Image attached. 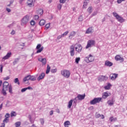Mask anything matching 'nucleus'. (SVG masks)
I'll return each mask as SVG.
<instances>
[{"label": "nucleus", "instance_id": "1", "mask_svg": "<svg viewBox=\"0 0 127 127\" xmlns=\"http://www.w3.org/2000/svg\"><path fill=\"white\" fill-rule=\"evenodd\" d=\"M85 59L87 63H91L95 60V57L92 54H89L88 57L85 58Z\"/></svg>", "mask_w": 127, "mask_h": 127}, {"label": "nucleus", "instance_id": "2", "mask_svg": "<svg viewBox=\"0 0 127 127\" xmlns=\"http://www.w3.org/2000/svg\"><path fill=\"white\" fill-rule=\"evenodd\" d=\"M113 14L115 17L119 21V22H124L125 21V19L123 18V17L120 16L117 12H113Z\"/></svg>", "mask_w": 127, "mask_h": 127}, {"label": "nucleus", "instance_id": "3", "mask_svg": "<svg viewBox=\"0 0 127 127\" xmlns=\"http://www.w3.org/2000/svg\"><path fill=\"white\" fill-rule=\"evenodd\" d=\"M95 44H96V42L94 40H89L87 42V44L85 48L86 49H88V48L92 47V46H94Z\"/></svg>", "mask_w": 127, "mask_h": 127}, {"label": "nucleus", "instance_id": "4", "mask_svg": "<svg viewBox=\"0 0 127 127\" xmlns=\"http://www.w3.org/2000/svg\"><path fill=\"white\" fill-rule=\"evenodd\" d=\"M61 74L65 78H69L70 77V72L69 70L64 69L61 71Z\"/></svg>", "mask_w": 127, "mask_h": 127}, {"label": "nucleus", "instance_id": "5", "mask_svg": "<svg viewBox=\"0 0 127 127\" xmlns=\"http://www.w3.org/2000/svg\"><path fill=\"white\" fill-rule=\"evenodd\" d=\"M103 98L101 97L95 98L93 100L90 101L91 105H96V104H98L102 101Z\"/></svg>", "mask_w": 127, "mask_h": 127}, {"label": "nucleus", "instance_id": "6", "mask_svg": "<svg viewBox=\"0 0 127 127\" xmlns=\"http://www.w3.org/2000/svg\"><path fill=\"white\" fill-rule=\"evenodd\" d=\"M29 16L26 15V16L24 17L22 20H21V25H24V24H26L28 22L29 20Z\"/></svg>", "mask_w": 127, "mask_h": 127}, {"label": "nucleus", "instance_id": "7", "mask_svg": "<svg viewBox=\"0 0 127 127\" xmlns=\"http://www.w3.org/2000/svg\"><path fill=\"white\" fill-rule=\"evenodd\" d=\"M37 52L36 53H41L42 51H43V49H44V47L43 46L41 47V45L40 44H38L36 47Z\"/></svg>", "mask_w": 127, "mask_h": 127}, {"label": "nucleus", "instance_id": "8", "mask_svg": "<svg viewBox=\"0 0 127 127\" xmlns=\"http://www.w3.org/2000/svg\"><path fill=\"white\" fill-rule=\"evenodd\" d=\"M118 76H119L118 74L116 73H111L109 76L110 79L112 80V81H115L118 78Z\"/></svg>", "mask_w": 127, "mask_h": 127}, {"label": "nucleus", "instance_id": "9", "mask_svg": "<svg viewBox=\"0 0 127 127\" xmlns=\"http://www.w3.org/2000/svg\"><path fill=\"white\" fill-rule=\"evenodd\" d=\"M85 97H86V94H84L83 95L78 94L73 101H75L77 98L78 100L79 101H82V100H84L85 99Z\"/></svg>", "mask_w": 127, "mask_h": 127}, {"label": "nucleus", "instance_id": "10", "mask_svg": "<svg viewBox=\"0 0 127 127\" xmlns=\"http://www.w3.org/2000/svg\"><path fill=\"white\" fill-rule=\"evenodd\" d=\"M115 59L116 61H120V62H124L123 58L121 57V56L119 55H117L115 56Z\"/></svg>", "mask_w": 127, "mask_h": 127}, {"label": "nucleus", "instance_id": "11", "mask_svg": "<svg viewBox=\"0 0 127 127\" xmlns=\"http://www.w3.org/2000/svg\"><path fill=\"white\" fill-rule=\"evenodd\" d=\"M108 77L107 76L100 75L98 79L99 81L102 82V81H106V80H108Z\"/></svg>", "mask_w": 127, "mask_h": 127}, {"label": "nucleus", "instance_id": "12", "mask_svg": "<svg viewBox=\"0 0 127 127\" xmlns=\"http://www.w3.org/2000/svg\"><path fill=\"white\" fill-rule=\"evenodd\" d=\"M70 54L71 56H74L75 55V49L74 46H71L70 47Z\"/></svg>", "mask_w": 127, "mask_h": 127}, {"label": "nucleus", "instance_id": "13", "mask_svg": "<svg viewBox=\"0 0 127 127\" xmlns=\"http://www.w3.org/2000/svg\"><path fill=\"white\" fill-rule=\"evenodd\" d=\"M82 46L81 45H78L76 47H75V51H77L78 53H80L82 51Z\"/></svg>", "mask_w": 127, "mask_h": 127}, {"label": "nucleus", "instance_id": "14", "mask_svg": "<svg viewBox=\"0 0 127 127\" xmlns=\"http://www.w3.org/2000/svg\"><path fill=\"white\" fill-rule=\"evenodd\" d=\"M8 86H9V83H8V82L4 81L3 83V89L8 90Z\"/></svg>", "mask_w": 127, "mask_h": 127}, {"label": "nucleus", "instance_id": "15", "mask_svg": "<svg viewBox=\"0 0 127 127\" xmlns=\"http://www.w3.org/2000/svg\"><path fill=\"white\" fill-rule=\"evenodd\" d=\"M111 96V93L109 92H104L102 94V98L103 99H107L108 97Z\"/></svg>", "mask_w": 127, "mask_h": 127}, {"label": "nucleus", "instance_id": "16", "mask_svg": "<svg viewBox=\"0 0 127 127\" xmlns=\"http://www.w3.org/2000/svg\"><path fill=\"white\" fill-rule=\"evenodd\" d=\"M44 77H45V73L44 72H42L38 77V81H40V80H42V79L44 78Z\"/></svg>", "mask_w": 127, "mask_h": 127}, {"label": "nucleus", "instance_id": "17", "mask_svg": "<svg viewBox=\"0 0 127 127\" xmlns=\"http://www.w3.org/2000/svg\"><path fill=\"white\" fill-rule=\"evenodd\" d=\"M10 56H11V53H8L6 56L3 57L2 59H4V60H6L8 59V58H10Z\"/></svg>", "mask_w": 127, "mask_h": 127}, {"label": "nucleus", "instance_id": "18", "mask_svg": "<svg viewBox=\"0 0 127 127\" xmlns=\"http://www.w3.org/2000/svg\"><path fill=\"white\" fill-rule=\"evenodd\" d=\"M38 60L40 62H42L43 65H45V64H46V59H45V58H44V59L39 58V59H38Z\"/></svg>", "mask_w": 127, "mask_h": 127}, {"label": "nucleus", "instance_id": "19", "mask_svg": "<svg viewBox=\"0 0 127 127\" xmlns=\"http://www.w3.org/2000/svg\"><path fill=\"white\" fill-rule=\"evenodd\" d=\"M75 35H76V32L72 31L70 33L69 36H68V38H69V39H71L72 37H73V36H75Z\"/></svg>", "mask_w": 127, "mask_h": 127}, {"label": "nucleus", "instance_id": "20", "mask_svg": "<svg viewBox=\"0 0 127 127\" xmlns=\"http://www.w3.org/2000/svg\"><path fill=\"white\" fill-rule=\"evenodd\" d=\"M30 78H31V76L30 75H27V76H25L23 78L24 83H25L26 82V81H28V80H30Z\"/></svg>", "mask_w": 127, "mask_h": 127}, {"label": "nucleus", "instance_id": "21", "mask_svg": "<svg viewBox=\"0 0 127 127\" xmlns=\"http://www.w3.org/2000/svg\"><path fill=\"white\" fill-rule=\"evenodd\" d=\"M26 90H32V87L29 86L26 88H22L21 90V92H22V93H23V92H25V91H26Z\"/></svg>", "mask_w": 127, "mask_h": 127}, {"label": "nucleus", "instance_id": "22", "mask_svg": "<svg viewBox=\"0 0 127 127\" xmlns=\"http://www.w3.org/2000/svg\"><path fill=\"white\" fill-rule=\"evenodd\" d=\"M64 127H69V126H71V123H70V121H65L64 123Z\"/></svg>", "mask_w": 127, "mask_h": 127}, {"label": "nucleus", "instance_id": "23", "mask_svg": "<svg viewBox=\"0 0 127 127\" xmlns=\"http://www.w3.org/2000/svg\"><path fill=\"white\" fill-rule=\"evenodd\" d=\"M91 32H93V28L89 27L88 28V29L86 31V33L87 34H89V33H91Z\"/></svg>", "mask_w": 127, "mask_h": 127}, {"label": "nucleus", "instance_id": "24", "mask_svg": "<svg viewBox=\"0 0 127 127\" xmlns=\"http://www.w3.org/2000/svg\"><path fill=\"white\" fill-rule=\"evenodd\" d=\"M46 23V21L44 19H42L39 22V25H41V26H42L45 24Z\"/></svg>", "mask_w": 127, "mask_h": 127}, {"label": "nucleus", "instance_id": "25", "mask_svg": "<svg viewBox=\"0 0 127 127\" xmlns=\"http://www.w3.org/2000/svg\"><path fill=\"white\" fill-rule=\"evenodd\" d=\"M111 86H112V84H111V83H108L107 84V85H106L104 87V89L105 90H110L111 89Z\"/></svg>", "mask_w": 127, "mask_h": 127}, {"label": "nucleus", "instance_id": "26", "mask_svg": "<svg viewBox=\"0 0 127 127\" xmlns=\"http://www.w3.org/2000/svg\"><path fill=\"white\" fill-rule=\"evenodd\" d=\"M105 65L106 66H109V67H111V66H113V64L112 62L107 61L105 62Z\"/></svg>", "mask_w": 127, "mask_h": 127}, {"label": "nucleus", "instance_id": "27", "mask_svg": "<svg viewBox=\"0 0 127 127\" xmlns=\"http://www.w3.org/2000/svg\"><path fill=\"white\" fill-rule=\"evenodd\" d=\"M73 100H70L68 102V105L67 106V108L68 109H71V107H72V105H73Z\"/></svg>", "mask_w": 127, "mask_h": 127}, {"label": "nucleus", "instance_id": "28", "mask_svg": "<svg viewBox=\"0 0 127 127\" xmlns=\"http://www.w3.org/2000/svg\"><path fill=\"white\" fill-rule=\"evenodd\" d=\"M37 14L38 15H42L43 14V9H40L37 11Z\"/></svg>", "mask_w": 127, "mask_h": 127}, {"label": "nucleus", "instance_id": "29", "mask_svg": "<svg viewBox=\"0 0 127 127\" xmlns=\"http://www.w3.org/2000/svg\"><path fill=\"white\" fill-rule=\"evenodd\" d=\"M117 118H114L113 117H111L110 118L109 120L110 121V122H116V121H117Z\"/></svg>", "mask_w": 127, "mask_h": 127}, {"label": "nucleus", "instance_id": "30", "mask_svg": "<svg viewBox=\"0 0 127 127\" xmlns=\"http://www.w3.org/2000/svg\"><path fill=\"white\" fill-rule=\"evenodd\" d=\"M27 5L31 6L32 5V0H28L27 2Z\"/></svg>", "mask_w": 127, "mask_h": 127}, {"label": "nucleus", "instance_id": "31", "mask_svg": "<svg viewBox=\"0 0 127 127\" xmlns=\"http://www.w3.org/2000/svg\"><path fill=\"white\" fill-rule=\"evenodd\" d=\"M107 104H108V105H109V106H113V105H114V101L109 100L107 102Z\"/></svg>", "mask_w": 127, "mask_h": 127}, {"label": "nucleus", "instance_id": "32", "mask_svg": "<svg viewBox=\"0 0 127 127\" xmlns=\"http://www.w3.org/2000/svg\"><path fill=\"white\" fill-rule=\"evenodd\" d=\"M50 66H49V65H48L47 67V70L46 71V74H48L49 72H50Z\"/></svg>", "mask_w": 127, "mask_h": 127}, {"label": "nucleus", "instance_id": "33", "mask_svg": "<svg viewBox=\"0 0 127 127\" xmlns=\"http://www.w3.org/2000/svg\"><path fill=\"white\" fill-rule=\"evenodd\" d=\"M6 91L7 90L5 89V88H2V93L4 96H6Z\"/></svg>", "mask_w": 127, "mask_h": 127}, {"label": "nucleus", "instance_id": "34", "mask_svg": "<svg viewBox=\"0 0 127 127\" xmlns=\"http://www.w3.org/2000/svg\"><path fill=\"white\" fill-rule=\"evenodd\" d=\"M14 83L15 84H17L18 85H20V83H19V80L18 78H16L14 80Z\"/></svg>", "mask_w": 127, "mask_h": 127}, {"label": "nucleus", "instance_id": "35", "mask_svg": "<svg viewBox=\"0 0 127 127\" xmlns=\"http://www.w3.org/2000/svg\"><path fill=\"white\" fill-rule=\"evenodd\" d=\"M87 11L88 12H89V13H91L92 11H93V9L92 8V6L89 7L87 9Z\"/></svg>", "mask_w": 127, "mask_h": 127}, {"label": "nucleus", "instance_id": "36", "mask_svg": "<svg viewBox=\"0 0 127 127\" xmlns=\"http://www.w3.org/2000/svg\"><path fill=\"white\" fill-rule=\"evenodd\" d=\"M16 127H20V125H21V123L20 122H18L15 124Z\"/></svg>", "mask_w": 127, "mask_h": 127}, {"label": "nucleus", "instance_id": "37", "mask_svg": "<svg viewBox=\"0 0 127 127\" xmlns=\"http://www.w3.org/2000/svg\"><path fill=\"white\" fill-rule=\"evenodd\" d=\"M9 92L11 94L12 93V86H11V85H9Z\"/></svg>", "mask_w": 127, "mask_h": 127}, {"label": "nucleus", "instance_id": "38", "mask_svg": "<svg viewBox=\"0 0 127 127\" xmlns=\"http://www.w3.org/2000/svg\"><path fill=\"white\" fill-rule=\"evenodd\" d=\"M34 20H37L39 18V16L35 15L33 17Z\"/></svg>", "mask_w": 127, "mask_h": 127}, {"label": "nucleus", "instance_id": "39", "mask_svg": "<svg viewBox=\"0 0 127 127\" xmlns=\"http://www.w3.org/2000/svg\"><path fill=\"white\" fill-rule=\"evenodd\" d=\"M88 5V2H84L83 8H86V6Z\"/></svg>", "mask_w": 127, "mask_h": 127}, {"label": "nucleus", "instance_id": "40", "mask_svg": "<svg viewBox=\"0 0 127 127\" xmlns=\"http://www.w3.org/2000/svg\"><path fill=\"white\" fill-rule=\"evenodd\" d=\"M80 58H76L75 59V63L76 64H79V61H80Z\"/></svg>", "mask_w": 127, "mask_h": 127}, {"label": "nucleus", "instance_id": "41", "mask_svg": "<svg viewBox=\"0 0 127 127\" xmlns=\"http://www.w3.org/2000/svg\"><path fill=\"white\" fill-rule=\"evenodd\" d=\"M9 79H10V77H9V76H6V77H4L3 78V80H4V81H6L7 80H9Z\"/></svg>", "mask_w": 127, "mask_h": 127}, {"label": "nucleus", "instance_id": "42", "mask_svg": "<svg viewBox=\"0 0 127 127\" xmlns=\"http://www.w3.org/2000/svg\"><path fill=\"white\" fill-rule=\"evenodd\" d=\"M69 33V31H66V32H65L64 34H62V36L63 37H64V36L67 35V34H68Z\"/></svg>", "mask_w": 127, "mask_h": 127}, {"label": "nucleus", "instance_id": "43", "mask_svg": "<svg viewBox=\"0 0 127 127\" xmlns=\"http://www.w3.org/2000/svg\"><path fill=\"white\" fill-rule=\"evenodd\" d=\"M10 116H11V117H15V116H16V115L15 114V112H12L11 113Z\"/></svg>", "mask_w": 127, "mask_h": 127}, {"label": "nucleus", "instance_id": "44", "mask_svg": "<svg viewBox=\"0 0 127 127\" xmlns=\"http://www.w3.org/2000/svg\"><path fill=\"white\" fill-rule=\"evenodd\" d=\"M50 27V23H48L45 25V28L46 29H48Z\"/></svg>", "mask_w": 127, "mask_h": 127}, {"label": "nucleus", "instance_id": "45", "mask_svg": "<svg viewBox=\"0 0 127 127\" xmlns=\"http://www.w3.org/2000/svg\"><path fill=\"white\" fill-rule=\"evenodd\" d=\"M3 122L4 124H5V123L6 124L8 122V119H7V118H5V119H4V120L3 121Z\"/></svg>", "mask_w": 127, "mask_h": 127}, {"label": "nucleus", "instance_id": "46", "mask_svg": "<svg viewBox=\"0 0 127 127\" xmlns=\"http://www.w3.org/2000/svg\"><path fill=\"white\" fill-rule=\"evenodd\" d=\"M40 122H41V125H44V119H41L40 120Z\"/></svg>", "mask_w": 127, "mask_h": 127}, {"label": "nucleus", "instance_id": "47", "mask_svg": "<svg viewBox=\"0 0 127 127\" xmlns=\"http://www.w3.org/2000/svg\"><path fill=\"white\" fill-rule=\"evenodd\" d=\"M9 117H10V115L8 113L6 114V115H5V117L6 119H8Z\"/></svg>", "mask_w": 127, "mask_h": 127}, {"label": "nucleus", "instance_id": "48", "mask_svg": "<svg viewBox=\"0 0 127 127\" xmlns=\"http://www.w3.org/2000/svg\"><path fill=\"white\" fill-rule=\"evenodd\" d=\"M66 0H60V2L61 3H65V2H66Z\"/></svg>", "mask_w": 127, "mask_h": 127}, {"label": "nucleus", "instance_id": "49", "mask_svg": "<svg viewBox=\"0 0 127 127\" xmlns=\"http://www.w3.org/2000/svg\"><path fill=\"white\" fill-rule=\"evenodd\" d=\"M78 20H79V21H82L83 16H79L78 18Z\"/></svg>", "mask_w": 127, "mask_h": 127}, {"label": "nucleus", "instance_id": "50", "mask_svg": "<svg viewBox=\"0 0 127 127\" xmlns=\"http://www.w3.org/2000/svg\"><path fill=\"white\" fill-rule=\"evenodd\" d=\"M17 62H18V59H16L13 62V64L14 65H15V64H16L17 63Z\"/></svg>", "mask_w": 127, "mask_h": 127}, {"label": "nucleus", "instance_id": "51", "mask_svg": "<svg viewBox=\"0 0 127 127\" xmlns=\"http://www.w3.org/2000/svg\"><path fill=\"white\" fill-rule=\"evenodd\" d=\"M0 73H2V69L3 68V66H2V65H0Z\"/></svg>", "mask_w": 127, "mask_h": 127}, {"label": "nucleus", "instance_id": "52", "mask_svg": "<svg viewBox=\"0 0 127 127\" xmlns=\"http://www.w3.org/2000/svg\"><path fill=\"white\" fill-rule=\"evenodd\" d=\"M62 7V5H61V4H59L58 5V9H61Z\"/></svg>", "mask_w": 127, "mask_h": 127}, {"label": "nucleus", "instance_id": "53", "mask_svg": "<svg viewBox=\"0 0 127 127\" xmlns=\"http://www.w3.org/2000/svg\"><path fill=\"white\" fill-rule=\"evenodd\" d=\"M126 0H118L117 2L118 3H122V1H125Z\"/></svg>", "mask_w": 127, "mask_h": 127}, {"label": "nucleus", "instance_id": "54", "mask_svg": "<svg viewBox=\"0 0 127 127\" xmlns=\"http://www.w3.org/2000/svg\"><path fill=\"white\" fill-rule=\"evenodd\" d=\"M52 72L53 73H56L57 72V69H54L52 70Z\"/></svg>", "mask_w": 127, "mask_h": 127}, {"label": "nucleus", "instance_id": "55", "mask_svg": "<svg viewBox=\"0 0 127 127\" xmlns=\"http://www.w3.org/2000/svg\"><path fill=\"white\" fill-rule=\"evenodd\" d=\"M96 118L97 119H98V118H101V115H100V114H97V115H96Z\"/></svg>", "mask_w": 127, "mask_h": 127}, {"label": "nucleus", "instance_id": "56", "mask_svg": "<svg viewBox=\"0 0 127 127\" xmlns=\"http://www.w3.org/2000/svg\"><path fill=\"white\" fill-rule=\"evenodd\" d=\"M62 37H63V36H62V35H60L57 37V39H60L61 38H62Z\"/></svg>", "mask_w": 127, "mask_h": 127}, {"label": "nucleus", "instance_id": "57", "mask_svg": "<svg viewBox=\"0 0 127 127\" xmlns=\"http://www.w3.org/2000/svg\"><path fill=\"white\" fill-rule=\"evenodd\" d=\"M11 34H12V35H13V34H15V31L12 30L11 32Z\"/></svg>", "mask_w": 127, "mask_h": 127}, {"label": "nucleus", "instance_id": "58", "mask_svg": "<svg viewBox=\"0 0 127 127\" xmlns=\"http://www.w3.org/2000/svg\"><path fill=\"white\" fill-rule=\"evenodd\" d=\"M32 22H33V24H32L33 26V25H35V24H36V22L34 21V20H32Z\"/></svg>", "mask_w": 127, "mask_h": 127}, {"label": "nucleus", "instance_id": "59", "mask_svg": "<svg viewBox=\"0 0 127 127\" xmlns=\"http://www.w3.org/2000/svg\"><path fill=\"white\" fill-rule=\"evenodd\" d=\"M50 116H52V115H53V110L50 111Z\"/></svg>", "mask_w": 127, "mask_h": 127}, {"label": "nucleus", "instance_id": "60", "mask_svg": "<svg viewBox=\"0 0 127 127\" xmlns=\"http://www.w3.org/2000/svg\"><path fill=\"white\" fill-rule=\"evenodd\" d=\"M6 10L8 12H10V9L6 8Z\"/></svg>", "mask_w": 127, "mask_h": 127}, {"label": "nucleus", "instance_id": "61", "mask_svg": "<svg viewBox=\"0 0 127 127\" xmlns=\"http://www.w3.org/2000/svg\"><path fill=\"white\" fill-rule=\"evenodd\" d=\"M100 118H101V119H105V116L103 115H101Z\"/></svg>", "mask_w": 127, "mask_h": 127}, {"label": "nucleus", "instance_id": "62", "mask_svg": "<svg viewBox=\"0 0 127 127\" xmlns=\"http://www.w3.org/2000/svg\"><path fill=\"white\" fill-rule=\"evenodd\" d=\"M4 126H5V125L4 124V123L2 124V126L0 127H4Z\"/></svg>", "mask_w": 127, "mask_h": 127}, {"label": "nucleus", "instance_id": "63", "mask_svg": "<svg viewBox=\"0 0 127 127\" xmlns=\"http://www.w3.org/2000/svg\"><path fill=\"white\" fill-rule=\"evenodd\" d=\"M0 110H1V109H2V104H1V105H0Z\"/></svg>", "mask_w": 127, "mask_h": 127}, {"label": "nucleus", "instance_id": "64", "mask_svg": "<svg viewBox=\"0 0 127 127\" xmlns=\"http://www.w3.org/2000/svg\"><path fill=\"white\" fill-rule=\"evenodd\" d=\"M97 14V12H94L92 14V16H94V15H96Z\"/></svg>", "mask_w": 127, "mask_h": 127}]
</instances>
